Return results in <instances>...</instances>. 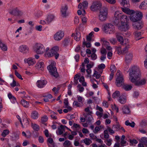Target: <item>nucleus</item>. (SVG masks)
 Listing matches in <instances>:
<instances>
[{"mask_svg":"<svg viewBox=\"0 0 147 147\" xmlns=\"http://www.w3.org/2000/svg\"><path fill=\"white\" fill-rule=\"evenodd\" d=\"M129 80L132 82L136 79H139L141 76L140 69L137 66H133L131 68V71L129 73Z\"/></svg>","mask_w":147,"mask_h":147,"instance_id":"1","label":"nucleus"},{"mask_svg":"<svg viewBox=\"0 0 147 147\" xmlns=\"http://www.w3.org/2000/svg\"><path fill=\"white\" fill-rule=\"evenodd\" d=\"M108 10L107 8L103 7L100 10L99 13L98 15V19L101 22L105 21L107 18Z\"/></svg>","mask_w":147,"mask_h":147,"instance_id":"2","label":"nucleus"},{"mask_svg":"<svg viewBox=\"0 0 147 147\" xmlns=\"http://www.w3.org/2000/svg\"><path fill=\"white\" fill-rule=\"evenodd\" d=\"M59 50V48L58 47H54L51 49L50 52H47L45 55L46 56L49 57L55 56V59H57L59 56L58 53Z\"/></svg>","mask_w":147,"mask_h":147,"instance_id":"3","label":"nucleus"},{"mask_svg":"<svg viewBox=\"0 0 147 147\" xmlns=\"http://www.w3.org/2000/svg\"><path fill=\"white\" fill-rule=\"evenodd\" d=\"M50 75L52 76L57 78L59 76L56 67L52 63L47 67Z\"/></svg>","mask_w":147,"mask_h":147,"instance_id":"4","label":"nucleus"},{"mask_svg":"<svg viewBox=\"0 0 147 147\" xmlns=\"http://www.w3.org/2000/svg\"><path fill=\"white\" fill-rule=\"evenodd\" d=\"M143 17L142 13L140 11H137L132 15H130V18L131 20L134 22L140 21Z\"/></svg>","mask_w":147,"mask_h":147,"instance_id":"5","label":"nucleus"},{"mask_svg":"<svg viewBox=\"0 0 147 147\" xmlns=\"http://www.w3.org/2000/svg\"><path fill=\"white\" fill-rule=\"evenodd\" d=\"M34 51L38 54H42L45 51L44 46L40 44L36 43L34 48Z\"/></svg>","mask_w":147,"mask_h":147,"instance_id":"6","label":"nucleus"},{"mask_svg":"<svg viewBox=\"0 0 147 147\" xmlns=\"http://www.w3.org/2000/svg\"><path fill=\"white\" fill-rule=\"evenodd\" d=\"M101 3L99 2H96L93 3L90 7V9L92 11H97L102 7Z\"/></svg>","mask_w":147,"mask_h":147,"instance_id":"7","label":"nucleus"},{"mask_svg":"<svg viewBox=\"0 0 147 147\" xmlns=\"http://www.w3.org/2000/svg\"><path fill=\"white\" fill-rule=\"evenodd\" d=\"M116 85L117 87H121L124 84V80L122 75L121 73H119L116 79L115 82Z\"/></svg>","mask_w":147,"mask_h":147,"instance_id":"8","label":"nucleus"},{"mask_svg":"<svg viewBox=\"0 0 147 147\" xmlns=\"http://www.w3.org/2000/svg\"><path fill=\"white\" fill-rule=\"evenodd\" d=\"M146 80L144 78L140 80V77L139 79H136L131 82L134 83L135 86H139L145 85L146 83Z\"/></svg>","mask_w":147,"mask_h":147,"instance_id":"9","label":"nucleus"},{"mask_svg":"<svg viewBox=\"0 0 147 147\" xmlns=\"http://www.w3.org/2000/svg\"><path fill=\"white\" fill-rule=\"evenodd\" d=\"M8 96L9 99H12L13 100V104L12 103L10 107L13 109H15L18 107V103L16 101V99L15 97L12 95L11 94L9 93L8 94Z\"/></svg>","mask_w":147,"mask_h":147,"instance_id":"10","label":"nucleus"},{"mask_svg":"<svg viewBox=\"0 0 147 147\" xmlns=\"http://www.w3.org/2000/svg\"><path fill=\"white\" fill-rule=\"evenodd\" d=\"M121 25H120L118 26V29L121 31H124L127 30L129 28V25L127 22H123V21L122 20L121 22Z\"/></svg>","mask_w":147,"mask_h":147,"instance_id":"11","label":"nucleus"},{"mask_svg":"<svg viewBox=\"0 0 147 147\" xmlns=\"http://www.w3.org/2000/svg\"><path fill=\"white\" fill-rule=\"evenodd\" d=\"M9 13L12 15L18 16H21L23 13L21 11L18 9V8L17 7L10 10Z\"/></svg>","mask_w":147,"mask_h":147,"instance_id":"12","label":"nucleus"},{"mask_svg":"<svg viewBox=\"0 0 147 147\" xmlns=\"http://www.w3.org/2000/svg\"><path fill=\"white\" fill-rule=\"evenodd\" d=\"M64 33L61 31L57 32L54 36V39L57 41L61 40L64 36Z\"/></svg>","mask_w":147,"mask_h":147,"instance_id":"13","label":"nucleus"},{"mask_svg":"<svg viewBox=\"0 0 147 147\" xmlns=\"http://www.w3.org/2000/svg\"><path fill=\"white\" fill-rule=\"evenodd\" d=\"M132 24L134 28L136 30H140L143 26V24L140 20L137 22H135Z\"/></svg>","mask_w":147,"mask_h":147,"instance_id":"14","label":"nucleus"},{"mask_svg":"<svg viewBox=\"0 0 147 147\" xmlns=\"http://www.w3.org/2000/svg\"><path fill=\"white\" fill-rule=\"evenodd\" d=\"M133 55L132 53H129L126 54L125 57V61L127 63H129L132 60Z\"/></svg>","mask_w":147,"mask_h":147,"instance_id":"15","label":"nucleus"},{"mask_svg":"<svg viewBox=\"0 0 147 147\" xmlns=\"http://www.w3.org/2000/svg\"><path fill=\"white\" fill-rule=\"evenodd\" d=\"M121 3L122 6L123 7H121V9H125L130 7L129 0H122Z\"/></svg>","mask_w":147,"mask_h":147,"instance_id":"16","label":"nucleus"},{"mask_svg":"<svg viewBox=\"0 0 147 147\" xmlns=\"http://www.w3.org/2000/svg\"><path fill=\"white\" fill-rule=\"evenodd\" d=\"M47 82L44 80H38L36 83L37 86L39 88H42L47 83Z\"/></svg>","mask_w":147,"mask_h":147,"instance_id":"17","label":"nucleus"},{"mask_svg":"<svg viewBox=\"0 0 147 147\" xmlns=\"http://www.w3.org/2000/svg\"><path fill=\"white\" fill-rule=\"evenodd\" d=\"M20 51L23 53L27 52L29 50V48L25 45H22L20 47Z\"/></svg>","mask_w":147,"mask_h":147,"instance_id":"18","label":"nucleus"},{"mask_svg":"<svg viewBox=\"0 0 147 147\" xmlns=\"http://www.w3.org/2000/svg\"><path fill=\"white\" fill-rule=\"evenodd\" d=\"M129 7H128L127 8L125 9L122 8V10L124 13L131 15L134 14V13H135V12L133 10L130 9L129 8Z\"/></svg>","mask_w":147,"mask_h":147,"instance_id":"19","label":"nucleus"},{"mask_svg":"<svg viewBox=\"0 0 147 147\" xmlns=\"http://www.w3.org/2000/svg\"><path fill=\"white\" fill-rule=\"evenodd\" d=\"M24 61L26 63H27L29 65H32L35 63L34 59L31 58H29L27 59H25Z\"/></svg>","mask_w":147,"mask_h":147,"instance_id":"20","label":"nucleus"},{"mask_svg":"<svg viewBox=\"0 0 147 147\" xmlns=\"http://www.w3.org/2000/svg\"><path fill=\"white\" fill-rule=\"evenodd\" d=\"M67 9L68 7L67 5H65L64 7H62L61 11L63 17H65L67 16L66 12Z\"/></svg>","mask_w":147,"mask_h":147,"instance_id":"21","label":"nucleus"},{"mask_svg":"<svg viewBox=\"0 0 147 147\" xmlns=\"http://www.w3.org/2000/svg\"><path fill=\"white\" fill-rule=\"evenodd\" d=\"M55 17L53 15L50 14L47 16L46 19V21L48 24L51 22L54 19Z\"/></svg>","mask_w":147,"mask_h":147,"instance_id":"22","label":"nucleus"},{"mask_svg":"<svg viewBox=\"0 0 147 147\" xmlns=\"http://www.w3.org/2000/svg\"><path fill=\"white\" fill-rule=\"evenodd\" d=\"M118 17L120 20L121 22L122 20L123 21V22H125V21H126V22H127L128 20L127 17L125 15H122L121 14H120Z\"/></svg>","mask_w":147,"mask_h":147,"instance_id":"23","label":"nucleus"},{"mask_svg":"<svg viewBox=\"0 0 147 147\" xmlns=\"http://www.w3.org/2000/svg\"><path fill=\"white\" fill-rule=\"evenodd\" d=\"M122 110L124 114H128L130 113V111L129 109L127 106L123 107L122 108Z\"/></svg>","mask_w":147,"mask_h":147,"instance_id":"24","label":"nucleus"},{"mask_svg":"<svg viewBox=\"0 0 147 147\" xmlns=\"http://www.w3.org/2000/svg\"><path fill=\"white\" fill-rule=\"evenodd\" d=\"M122 88L126 91H129L131 90L132 88V86L127 84H124L122 86Z\"/></svg>","mask_w":147,"mask_h":147,"instance_id":"25","label":"nucleus"},{"mask_svg":"<svg viewBox=\"0 0 147 147\" xmlns=\"http://www.w3.org/2000/svg\"><path fill=\"white\" fill-rule=\"evenodd\" d=\"M44 63L43 62L39 61L36 64V67L38 69L41 68V69L42 70L44 66Z\"/></svg>","mask_w":147,"mask_h":147,"instance_id":"26","label":"nucleus"},{"mask_svg":"<svg viewBox=\"0 0 147 147\" xmlns=\"http://www.w3.org/2000/svg\"><path fill=\"white\" fill-rule=\"evenodd\" d=\"M115 30V28L108 29L107 30H103V31L106 34H110L114 32Z\"/></svg>","mask_w":147,"mask_h":147,"instance_id":"27","label":"nucleus"},{"mask_svg":"<svg viewBox=\"0 0 147 147\" xmlns=\"http://www.w3.org/2000/svg\"><path fill=\"white\" fill-rule=\"evenodd\" d=\"M125 96H121L119 97L118 99L119 101L121 104H125L126 102V99Z\"/></svg>","mask_w":147,"mask_h":147,"instance_id":"28","label":"nucleus"},{"mask_svg":"<svg viewBox=\"0 0 147 147\" xmlns=\"http://www.w3.org/2000/svg\"><path fill=\"white\" fill-rule=\"evenodd\" d=\"M0 47L1 49L3 51H6L7 50V47L6 45L2 43L0 40Z\"/></svg>","mask_w":147,"mask_h":147,"instance_id":"29","label":"nucleus"},{"mask_svg":"<svg viewBox=\"0 0 147 147\" xmlns=\"http://www.w3.org/2000/svg\"><path fill=\"white\" fill-rule=\"evenodd\" d=\"M116 37L118 40L120 42V44L122 45H124L123 37L119 34L116 35Z\"/></svg>","mask_w":147,"mask_h":147,"instance_id":"30","label":"nucleus"},{"mask_svg":"<svg viewBox=\"0 0 147 147\" xmlns=\"http://www.w3.org/2000/svg\"><path fill=\"white\" fill-rule=\"evenodd\" d=\"M112 28H115L112 24L107 23L105 25L103 30L106 29V30H107L108 29Z\"/></svg>","mask_w":147,"mask_h":147,"instance_id":"31","label":"nucleus"},{"mask_svg":"<svg viewBox=\"0 0 147 147\" xmlns=\"http://www.w3.org/2000/svg\"><path fill=\"white\" fill-rule=\"evenodd\" d=\"M120 20L119 18H115L114 21L113 22V23L115 25L117 26L118 28V26H119L120 25Z\"/></svg>","mask_w":147,"mask_h":147,"instance_id":"32","label":"nucleus"},{"mask_svg":"<svg viewBox=\"0 0 147 147\" xmlns=\"http://www.w3.org/2000/svg\"><path fill=\"white\" fill-rule=\"evenodd\" d=\"M38 113L36 111H33L31 113V117L34 119H36L38 117Z\"/></svg>","mask_w":147,"mask_h":147,"instance_id":"33","label":"nucleus"},{"mask_svg":"<svg viewBox=\"0 0 147 147\" xmlns=\"http://www.w3.org/2000/svg\"><path fill=\"white\" fill-rule=\"evenodd\" d=\"M120 96V92L118 90L116 91L113 93L112 95V97L114 98H117L119 96Z\"/></svg>","mask_w":147,"mask_h":147,"instance_id":"34","label":"nucleus"},{"mask_svg":"<svg viewBox=\"0 0 147 147\" xmlns=\"http://www.w3.org/2000/svg\"><path fill=\"white\" fill-rule=\"evenodd\" d=\"M85 46H86L87 48H90L91 47V45L90 42H86L84 39L83 42L82 46L84 48L85 47Z\"/></svg>","mask_w":147,"mask_h":147,"instance_id":"35","label":"nucleus"},{"mask_svg":"<svg viewBox=\"0 0 147 147\" xmlns=\"http://www.w3.org/2000/svg\"><path fill=\"white\" fill-rule=\"evenodd\" d=\"M22 105L24 107H28L29 106L28 102L24 99H22L21 101Z\"/></svg>","mask_w":147,"mask_h":147,"instance_id":"36","label":"nucleus"},{"mask_svg":"<svg viewBox=\"0 0 147 147\" xmlns=\"http://www.w3.org/2000/svg\"><path fill=\"white\" fill-rule=\"evenodd\" d=\"M125 124L126 125H129L131 127H134L135 126V123L134 121L132 122L131 123L129 122V121L128 120L126 121L125 122Z\"/></svg>","mask_w":147,"mask_h":147,"instance_id":"37","label":"nucleus"},{"mask_svg":"<svg viewBox=\"0 0 147 147\" xmlns=\"http://www.w3.org/2000/svg\"><path fill=\"white\" fill-rule=\"evenodd\" d=\"M84 143L87 145H89L92 143V141L89 138H85L83 140Z\"/></svg>","mask_w":147,"mask_h":147,"instance_id":"38","label":"nucleus"},{"mask_svg":"<svg viewBox=\"0 0 147 147\" xmlns=\"http://www.w3.org/2000/svg\"><path fill=\"white\" fill-rule=\"evenodd\" d=\"M134 35L135 37V38L136 40H139L141 39V38H138V37L140 36L141 35V32H139L136 31L134 32Z\"/></svg>","mask_w":147,"mask_h":147,"instance_id":"39","label":"nucleus"},{"mask_svg":"<svg viewBox=\"0 0 147 147\" xmlns=\"http://www.w3.org/2000/svg\"><path fill=\"white\" fill-rule=\"evenodd\" d=\"M80 37L81 35L80 33L76 32V35L74 37V38L76 41H78L80 40Z\"/></svg>","mask_w":147,"mask_h":147,"instance_id":"40","label":"nucleus"},{"mask_svg":"<svg viewBox=\"0 0 147 147\" xmlns=\"http://www.w3.org/2000/svg\"><path fill=\"white\" fill-rule=\"evenodd\" d=\"M9 131L8 129H5L3 131L1 134V136L3 137H5L9 134Z\"/></svg>","mask_w":147,"mask_h":147,"instance_id":"41","label":"nucleus"},{"mask_svg":"<svg viewBox=\"0 0 147 147\" xmlns=\"http://www.w3.org/2000/svg\"><path fill=\"white\" fill-rule=\"evenodd\" d=\"M140 142L142 143L145 145L147 143V138L145 137H142L141 139Z\"/></svg>","mask_w":147,"mask_h":147,"instance_id":"42","label":"nucleus"},{"mask_svg":"<svg viewBox=\"0 0 147 147\" xmlns=\"http://www.w3.org/2000/svg\"><path fill=\"white\" fill-rule=\"evenodd\" d=\"M110 70L111 72L114 73L116 71V69L115 66L114 65H112L110 67Z\"/></svg>","mask_w":147,"mask_h":147,"instance_id":"43","label":"nucleus"},{"mask_svg":"<svg viewBox=\"0 0 147 147\" xmlns=\"http://www.w3.org/2000/svg\"><path fill=\"white\" fill-rule=\"evenodd\" d=\"M33 129L36 131H38L39 129V127L38 125L36 124H34L32 125Z\"/></svg>","mask_w":147,"mask_h":147,"instance_id":"44","label":"nucleus"},{"mask_svg":"<svg viewBox=\"0 0 147 147\" xmlns=\"http://www.w3.org/2000/svg\"><path fill=\"white\" fill-rule=\"evenodd\" d=\"M69 42L68 39L67 38H65L63 42V44L64 46H66L68 45Z\"/></svg>","mask_w":147,"mask_h":147,"instance_id":"45","label":"nucleus"},{"mask_svg":"<svg viewBox=\"0 0 147 147\" xmlns=\"http://www.w3.org/2000/svg\"><path fill=\"white\" fill-rule=\"evenodd\" d=\"M15 74L16 76L19 79H21V80H23L21 75L17 71V70H15Z\"/></svg>","mask_w":147,"mask_h":147,"instance_id":"46","label":"nucleus"},{"mask_svg":"<svg viewBox=\"0 0 147 147\" xmlns=\"http://www.w3.org/2000/svg\"><path fill=\"white\" fill-rule=\"evenodd\" d=\"M48 117L46 115H44L41 118V121L42 123L46 122L48 120Z\"/></svg>","mask_w":147,"mask_h":147,"instance_id":"47","label":"nucleus"},{"mask_svg":"<svg viewBox=\"0 0 147 147\" xmlns=\"http://www.w3.org/2000/svg\"><path fill=\"white\" fill-rule=\"evenodd\" d=\"M147 124L146 121H142L140 124V126L142 128H145L147 125Z\"/></svg>","mask_w":147,"mask_h":147,"instance_id":"48","label":"nucleus"},{"mask_svg":"<svg viewBox=\"0 0 147 147\" xmlns=\"http://www.w3.org/2000/svg\"><path fill=\"white\" fill-rule=\"evenodd\" d=\"M85 111L86 112L88 113L87 114V115H90L92 113V111H90L89 107H88L86 108H85L84 109Z\"/></svg>","mask_w":147,"mask_h":147,"instance_id":"49","label":"nucleus"},{"mask_svg":"<svg viewBox=\"0 0 147 147\" xmlns=\"http://www.w3.org/2000/svg\"><path fill=\"white\" fill-rule=\"evenodd\" d=\"M23 121L24 125L26 126L29 125V123L27 118L24 119Z\"/></svg>","mask_w":147,"mask_h":147,"instance_id":"50","label":"nucleus"},{"mask_svg":"<svg viewBox=\"0 0 147 147\" xmlns=\"http://www.w3.org/2000/svg\"><path fill=\"white\" fill-rule=\"evenodd\" d=\"M71 144V142L69 141L68 140L65 141L63 144V145H65L66 146H70Z\"/></svg>","mask_w":147,"mask_h":147,"instance_id":"51","label":"nucleus"},{"mask_svg":"<svg viewBox=\"0 0 147 147\" xmlns=\"http://www.w3.org/2000/svg\"><path fill=\"white\" fill-rule=\"evenodd\" d=\"M60 128L62 129L63 131H65V128H66L67 130H68L71 131H72L69 128L67 127L65 125H61L60 126Z\"/></svg>","mask_w":147,"mask_h":147,"instance_id":"52","label":"nucleus"},{"mask_svg":"<svg viewBox=\"0 0 147 147\" xmlns=\"http://www.w3.org/2000/svg\"><path fill=\"white\" fill-rule=\"evenodd\" d=\"M88 2L86 1H84L82 2V6L84 9H85V8L86 7L88 6Z\"/></svg>","mask_w":147,"mask_h":147,"instance_id":"53","label":"nucleus"},{"mask_svg":"<svg viewBox=\"0 0 147 147\" xmlns=\"http://www.w3.org/2000/svg\"><path fill=\"white\" fill-rule=\"evenodd\" d=\"M120 127V126L118 123H117V125H113V126L112 128L115 129L116 130L119 129Z\"/></svg>","mask_w":147,"mask_h":147,"instance_id":"54","label":"nucleus"},{"mask_svg":"<svg viewBox=\"0 0 147 147\" xmlns=\"http://www.w3.org/2000/svg\"><path fill=\"white\" fill-rule=\"evenodd\" d=\"M129 48V46L128 45L126 46L125 48H123V49L122 51H121V53H123L124 52H127V50H128V49Z\"/></svg>","mask_w":147,"mask_h":147,"instance_id":"55","label":"nucleus"},{"mask_svg":"<svg viewBox=\"0 0 147 147\" xmlns=\"http://www.w3.org/2000/svg\"><path fill=\"white\" fill-rule=\"evenodd\" d=\"M100 52L102 54H103L104 55H106L107 54V51L104 48L102 49L101 50Z\"/></svg>","mask_w":147,"mask_h":147,"instance_id":"56","label":"nucleus"},{"mask_svg":"<svg viewBox=\"0 0 147 147\" xmlns=\"http://www.w3.org/2000/svg\"><path fill=\"white\" fill-rule=\"evenodd\" d=\"M105 65L103 63H102L98 65V67L99 69H104L105 68Z\"/></svg>","mask_w":147,"mask_h":147,"instance_id":"57","label":"nucleus"},{"mask_svg":"<svg viewBox=\"0 0 147 147\" xmlns=\"http://www.w3.org/2000/svg\"><path fill=\"white\" fill-rule=\"evenodd\" d=\"M91 57L92 60H94L96 59L97 56L95 53H92L91 56Z\"/></svg>","mask_w":147,"mask_h":147,"instance_id":"58","label":"nucleus"},{"mask_svg":"<svg viewBox=\"0 0 147 147\" xmlns=\"http://www.w3.org/2000/svg\"><path fill=\"white\" fill-rule=\"evenodd\" d=\"M38 141L39 143H43L44 141L43 137L41 136H39L38 138Z\"/></svg>","mask_w":147,"mask_h":147,"instance_id":"59","label":"nucleus"},{"mask_svg":"<svg viewBox=\"0 0 147 147\" xmlns=\"http://www.w3.org/2000/svg\"><path fill=\"white\" fill-rule=\"evenodd\" d=\"M63 103L65 106V108H67V106H68L69 104L68 99H64Z\"/></svg>","mask_w":147,"mask_h":147,"instance_id":"60","label":"nucleus"},{"mask_svg":"<svg viewBox=\"0 0 147 147\" xmlns=\"http://www.w3.org/2000/svg\"><path fill=\"white\" fill-rule=\"evenodd\" d=\"M129 142L131 144H133L134 143L135 144H137L138 143V142L136 140L133 139V140H129Z\"/></svg>","mask_w":147,"mask_h":147,"instance_id":"61","label":"nucleus"},{"mask_svg":"<svg viewBox=\"0 0 147 147\" xmlns=\"http://www.w3.org/2000/svg\"><path fill=\"white\" fill-rule=\"evenodd\" d=\"M100 130V128L98 126H96L95 127L94 129V130L93 131V132L95 134L97 133L98 131H99Z\"/></svg>","mask_w":147,"mask_h":147,"instance_id":"62","label":"nucleus"},{"mask_svg":"<svg viewBox=\"0 0 147 147\" xmlns=\"http://www.w3.org/2000/svg\"><path fill=\"white\" fill-rule=\"evenodd\" d=\"M58 129L59 131V135H61L63 133V131H63L60 128V127H59L58 128Z\"/></svg>","mask_w":147,"mask_h":147,"instance_id":"63","label":"nucleus"},{"mask_svg":"<svg viewBox=\"0 0 147 147\" xmlns=\"http://www.w3.org/2000/svg\"><path fill=\"white\" fill-rule=\"evenodd\" d=\"M10 85L12 87H14L16 86V82L14 79H13V82Z\"/></svg>","mask_w":147,"mask_h":147,"instance_id":"64","label":"nucleus"}]
</instances>
